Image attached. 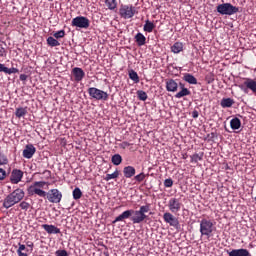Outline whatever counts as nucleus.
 <instances>
[{
	"mask_svg": "<svg viewBox=\"0 0 256 256\" xmlns=\"http://www.w3.org/2000/svg\"><path fill=\"white\" fill-rule=\"evenodd\" d=\"M27 192L30 197L33 195H38V197H47V192L41 188L28 187Z\"/></svg>",
	"mask_w": 256,
	"mask_h": 256,
	"instance_id": "nucleus-13",
	"label": "nucleus"
},
{
	"mask_svg": "<svg viewBox=\"0 0 256 256\" xmlns=\"http://www.w3.org/2000/svg\"><path fill=\"white\" fill-rule=\"evenodd\" d=\"M145 173H140L134 177L135 183H141L142 181H145Z\"/></svg>",
	"mask_w": 256,
	"mask_h": 256,
	"instance_id": "nucleus-38",
	"label": "nucleus"
},
{
	"mask_svg": "<svg viewBox=\"0 0 256 256\" xmlns=\"http://www.w3.org/2000/svg\"><path fill=\"white\" fill-rule=\"evenodd\" d=\"M53 37L55 39H63V37H65V30H59L58 32H55Z\"/></svg>",
	"mask_w": 256,
	"mask_h": 256,
	"instance_id": "nucleus-39",
	"label": "nucleus"
},
{
	"mask_svg": "<svg viewBox=\"0 0 256 256\" xmlns=\"http://www.w3.org/2000/svg\"><path fill=\"white\" fill-rule=\"evenodd\" d=\"M183 47H184V45L182 42H175L171 46V52L177 55V54L183 52Z\"/></svg>",
	"mask_w": 256,
	"mask_h": 256,
	"instance_id": "nucleus-17",
	"label": "nucleus"
},
{
	"mask_svg": "<svg viewBox=\"0 0 256 256\" xmlns=\"http://www.w3.org/2000/svg\"><path fill=\"white\" fill-rule=\"evenodd\" d=\"M42 228L49 235H59V233H61V229L57 228L55 225L43 224Z\"/></svg>",
	"mask_w": 256,
	"mask_h": 256,
	"instance_id": "nucleus-14",
	"label": "nucleus"
},
{
	"mask_svg": "<svg viewBox=\"0 0 256 256\" xmlns=\"http://www.w3.org/2000/svg\"><path fill=\"white\" fill-rule=\"evenodd\" d=\"M105 3L110 10H113L117 7V0H106Z\"/></svg>",
	"mask_w": 256,
	"mask_h": 256,
	"instance_id": "nucleus-33",
	"label": "nucleus"
},
{
	"mask_svg": "<svg viewBox=\"0 0 256 256\" xmlns=\"http://www.w3.org/2000/svg\"><path fill=\"white\" fill-rule=\"evenodd\" d=\"M129 79H131V81H133V83L137 84L139 83L140 79H139V74H137V72L131 70L129 72Z\"/></svg>",
	"mask_w": 256,
	"mask_h": 256,
	"instance_id": "nucleus-28",
	"label": "nucleus"
},
{
	"mask_svg": "<svg viewBox=\"0 0 256 256\" xmlns=\"http://www.w3.org/2000/svg\"><path fill=\"white\" fill-rule=\"evenodd\" d=\"M37 149L33 144H28L25 146V149L23 150V157L25 159H31L33 155H35Z\"/></svg>",
	"mask_w": 256,
	"mask_h": 256,
	"instance_id": "nucleus-12",
	"label": "nucleus"
},
{
	"mask_svg": "<svg viewBox=\"0 0 256 256\" xmlns=\"http://www.w3.org/2000/svg\"><path fill=\"white\" fill-rule=\"evenodd\" d=\"M72 75L74 76V81H76L77 83H79L80 81H83V79H85V71H83L79 67H74L72 69Z\"/></svg>",
	"mask_w": 256,
	"mask_h": 256,
	"instance_id": "nucleus-11",
	"label": "nucleus"
},
{
	"mask_svg": "<svg viewBox=\"0 0 256 256\" xmlns=\"http://www.w3.org/2000/svg\"><path fill=\"white\" fill-rule=\"evenodd\" d=\"M119 13L122 19H129V6H121Z\"/></svg>",
	"mask_w": 256,
	"mask_h": 256,
	"instance_id": "nucleus-22",
	"label": "nucleus"
},
{
	"mask_svg": "<svg viewBox=\"0 0 256 256\" xmlns=\"http://www.w3.org/2000/svg\"><path fill=\"white\" fill-rule=\"evenodd\" d=\"M200 233L201 235L210 237L211 233H213V222L211 220L203 219L200 223Z\"/></svg>",
	"mask_w": 256,
	"mask_h": 256,
	"instance_id": "nucleus-6",
	"label": "nucleus"
},
{
	"mask_svg": "<svg viewBox=\"0 0 256 256\" xmlns=\"http://www.w3.org/2000/svg\"><path fill=\"white\" fill-rule=\"evenodd\" d=\"M19 207L21 209H23V211H27L29 209V207H31V204H29V202H26V201H22L20 204H19Z\"/></svg>",
	"mask_w": 256,
	"mask_h": 256,
	"instance_id": "nucleus-40",
	"label": "nucleus"
},
{
	"mask_svg": "<svg viewBox=\"0 0 256 256\" xmlns=\"http://www.w3.org/2000/svg\"><path fill=\"white\" fill-rule=\"evenodd\" d=\"M123 158L119 154H115L112 156L111 162L113 165H121Z\"/></svg>",
	"mask_w": 256,
	"mask_h": 256,
	"instance_id": "nucleus-30",
	"label": "nucleus"
},
{
	"mask_svg": "<svg viewBox=\"0 0 256 256\" xmlns=\"http://www.w3.org/2000/svg\"><path fill=\"white\" fill-rule=\"evenodd\" d=\"M45 185H47V182H45V181H36L29 187H34V189H43V187H45Z\"/></svg>",
	"mask_w": 256,
	"mask_h": 256,
	"instance_id": "nucleus-31",
	"label": "nucleus"
},
{
	"mask_svg": "<svg viewBox=\"0 0 256 256\" xmlns=\"http://www.w3.org/2000/svg\"><path fill=\"white\" fill-rule=\"evenodd\" d=\"M81 197H83V192H81L80 188H75L73 190V199L77 201L78 199H81Z\"/></svg>",
	"mask_w": 256,
	"mask_h": 256,
	"instance_id": "nucleus-32",
	"label": "nucleus"
},
{
	"mask_svg": "<svg viewBox=\"0 0 256 256\" xmlns=\"http://www.w3.org/2000/svg\"><path fill=\"white\" fill-rule=\"evenodd\" d=\"M123 219H129V210L124 211L122 214H120L118 217H116L115 220L113 221V223L123 221Z\"/></svg>",
	"mask_w": 256,
	"mask_h": 256,
	"instance_id": "nucleus-27",
	"label": "nucleus"
},
{
	"mask_svg": "<svg viewBox=\"0 0 256 256\" xmlns=\"http://www.w3.org/2000/svg\"><path fill=\"white\" fill-rule=\"evenodd\" d=\"M7 177V171H5L3 168H0V181H3Z\"/></svg>",
	"mask_w": 256,
	"mask_h": 256,
	"instance_id": "nucleus-43",
	"label": "nucleus"
},
{
	"mask_svg": "<svg viewBox=\"0 0 256 256\" xmlns=\"http://www.w3.org/2000/svg\"><path fill=\"white\" fill-rule=\"evenodd\" d=\"M46 197L49 203H61V199H63V193H61L59 189H51L46 194Z\"/></svg>",
	"mask_w": 256,
	"mask_h": 256,
	"instance_id": "nucleus-7",
	"label": "nucleus"
},
{
	"mask_svg": "<svg viewBox=\"0 0 256 256\" xmlns=\"http://www.w3.org/2000/svg\"><path fill=\"white\" fill-rule=\"evenodd\" d=\"M184 81H186V83H189L190 85H197V78H195V76L191 74H185Z\"/></svg>",
	"mask_w": 256,
	"mask_h": 256,
	"instance_id": "nucleus-23",
	"label": "nucleus"
},
{
	"mask_svg": "<svg viewBox=\"0 0 256 256\" xmlns=\"http://www.w3.org/2000/svg\"><path fill=\"white\" fill-rule=\"evenodd\" d=\"M179 88V85L177 84V82H175V80L170 79L168 81H166V90L171 92V93H175V91H177V89Z\"/></svg>",
	"mask_w": 256,
	"mask_h": 256,
	"instance_id": "nucleus-16",
	"label": "nucleus"
},
{
	"mask_svg": "<svg viewBox=\"0 0 256 256\" xmlns=\"http://www.w3.org/2000/svg\"><path fill=\"white\" fill-rule=\"evenodd\" d=\"M25 198V191L23 189H15L13 192L8 194L4 201H3V207L5 209H11L14 205H17V203H21L23 199Z\"/></svg>",
	"mask_w": 256,
	"mask_h": 256,
	"instance_id": "nucleus-1",
	"label": "nucleus"
},
{
	"mask_svg": "<svg viewBox=\"0 0 256 256\" xmlns=\"http://www.w3.org/2000/svg\"><path fill=\"white\" fill-rule=\"evenodd\" d=\"M88 94L91 99H95L96 101H107L109 99V94L107 92L96 87L88 88Z\"/></svg>",
	"mask_w": 256,
	"mask_h": 256,
	"instance_id": "nucleus-2",
	"label": "nucleus"
},
{
	"mask_svg": "<svg viewBox=\"0 0 256 256\" xmlns=\"http://www.w3.org/2000/svg\"><path fill=\"white\" fill-rule=\"evenodd\" d=\"M147 41V38L145 37V35L138 33L135 36V42L137 43L138 47H143V45H145Z\"/></svg>",
	"mask_w": 256,
	"mask_h": 256,
	"instance_id": "nucleus-18",
	"label": "nucleus"
},
{
	"mask_svg": "<svg viewBox=\"0 0 256 256\" xmlns=\"http://www.w3.org/2000/svg\"><path fill=\"white\" fill-rule=\"evenodd\" d=\"M168 207L171 213H179V211H181V207H183V204H181L177 198H172L168 202Z\"/></svg>",
	"mask_w": 256,
	"mask_h": 256,
	"instance_id": "nucleus-9",
	"label": "nucleus"
},
{
	"mask_svg": "<svg viewBox=\"0 0 256 256\" xmlns=\"http://www.w3.org/2000/svg\"><path fill=\"white\" fill-rule=\"evenodd\" d=\"M47 45H49V47H59L61 43H59V40L55 39L53 36H49L47 38Z\"/></svg>",
	"mask_w": 256,
	"mask_h": 256,
	"instance_id": "nucleus-24",
	"label": "nucleus"
},
{
	"mask_svg": "<svg viewBox=\"0 0 256 256\" xmlns=\"http://www.w3.org/2000/svg\"><path fill=\"white\" fill-rule=\"evenodd\" d=\"M71 25L78 29H89L91 22L89 21V18L85 16H77L72 19Z\"/></svg>",
	"mask_w": 256,
	"mask_h": 256,
	"instance_id": "nucleus-4",
	"label": "nucleus"
},
{
	"mask_svg": "<svg viewBox=\"0 0 256 256\" xmlns=\"http://www.w3.org/2000/svg\"><path fill=\"white\" fill-rule=\"evenodd\" d=\"M164 187H173V179L168 178L164 181Z\"/></svg>",
	"mask_w": 256,
	"mask_h": 256,
	"instance_id": "nucleus-42",
	"label": "nucleus"
},
{
	"mask_svg": "<svg viewBox=\"0 0 256 256\" xmlns=\"http://www.w3.org/2000/svg\"><path fill=\"white\" fill-rule=\"evenodd\" d=\"M56 256H69V253L67 252V250H57L55 252Z\"/></svg>",
	"mask_w": 256,
	"mask_h": 256,
	"instance_id": "nucleus-41",
	"label": "nucleus"
},
{
	"mask_svg": "<svg viewBox=\"0 0 256 256\" xmlns=\"http://www.w3.org/2000/svg\"><path fill=\"white\" fill-rule=\"evenodd\" d=\"M19 78H20V81H27V75L26 74H21Z\"/></svg>",
	"mask_w": 256,
	"mask_h": 256,
	"instance_id": "nucleus-50",
	"label": "nucleus"
},
{
	"mask_svg": "<svg viewBox=\"0 0 256 256\" xmlns=\"http://www.w3.org/2000/svg\"><path fill=\"white\" fill-rule=\"evenodd\" d=\"M0 57H7V50L4 47H0Z\"/></svg>",
	"mask_w": 256,
	"mask_h": 256,
	"instance_id": "nucleus-46",
	"label": "nucleus"
},
{
	"mask_svg": "<svg viewBox=\"0 0 256 256\" xmlns=\"http://www.w3.org/2000/svg\"><path fill=\"white\" fill-rule=\"evenodd\" d=\"M230 127L233 131H237V129H241V120L237 117L233 118L230 121Z\"/></svg>",
	"mask_w": 256,
	"mask_h": 256,
	"instance_id": "nucleus-20",
	"label": "nucleus"
},
{
	"mask_svg": "<svg viewBox=\"0 0 256 256\" xmlns=\"http://www.w3.org/2000/svg\"><path fill=\"white\" fill-rule=\"evenodd\" d=\"M118 177H119V171L116 170L112 174H107L106 177H105V180L106 181H111V179H117Z\"/></svg>",
	"mask_w": 256,
	"mask_h": 256,
	"instance_id": "nucleus-36",
	"label": "nucleus"
},
{
	"mask_svg": "<svg viewBox=\"0 0 256 256\" xmlns=\"http://www.w3.org/2000/svg\"><path fill=\"white\" fill-rule=\"evenodd\" d=\"M199 161H203V154L196 153L191 156V163H199Z\"/></svg>",
	"mask_w": 256,
	"mask_h": 256,
	"instance_id": "nucleus-34",
	"label": "nucleus"
},
{
	"mask_svg": "<svg viewBox=\"0 0 256 256\" xmlns=\"http://www.w3.org/2000/svg\"><path fill=\"white\" fill-rule=\"evenodd\" d=\"M163 219L165 223H168V225H170V227H179V219L174 217L171 212H165L163 215Z\"/></svg>",
	"mask_w": 256,
	"mask_h": 256,
	"instance_id": "nucleus-8",
	"label": "nucleus"
},
{
	"mask_svg": "<svg viewBox=\"0 0 256 256\" xmlns=\"http://www.w3.org/2000/svg\"><path fill=\"white\" fill-rule=\"evenodd\" d=\"M234 103L235 101L231 98H223L220 102V105L223 107V109H227L229 107H233Z\"/></svg>",
	"mask_w": 256,
	"mask_h": 256,
	"instance_id": "nucleus-19",
	"label": "nucleus"
},
{
	"mask_svg": "<svg viewBox=\"0 0 256 256\" xmlns=\"http://www.w3.org/2000/svg\"><path fill=\"white\" fill-rule=\"evenodd\" d=\"M13 73H19V69L17 68H8V72H7V75H13Z\"/></svg>",
	"mask_w": 256,
	"mask_h": 256,
	"instance_id": "nucleus-45",
	"label": "nucleus"
},
{
	"mask_svg": "<svg viewBox=\"0 0 256 256\" xmlns=\"http://www.w3.org/2000/svg\"><path fill=\"white\" fill-rule=\"evenodd\" d=\"M7 163H9V159H7V156L0 151V167L1 165H7Z\"/></svg>",
	"mask_w": 256,
	"mask_h": 256,
	"instance_id": "nucleus-35",
	"label": "nucleus"
},
{
	"mask_svg": "<svg viewBox=\"0 0 256 256\" xmlns=\"http://www.w3.org/2000/svg\"><path fill=\"white\" fill-rule=\"evenodd\" d=\"M153 29H155V24L153 22L147 20L144 25V31L146 33H153Z\"/></svg>",
	"mask_w": 256,
	"mask_h": 256,
	"instance_id": "nucleus-26",
	"label": "nucleus"
},
{
	"mask_svg": "<svg viewBox=\"0 0 256 256\" xmlns=\"http://www.w3.org/2000/svg\"><path fill=\"white\" fill-rule=\"evenodd\" d=\"M228 256H251V253L247 249H234L228 252Z\"/></svg>",
	"mask_w": 256,
	"mask_h": 256,
	"instance_id": "nucleus-15",
	"label": "nucleus"
},
{
	"mask_svg": "<svg viewBox=\"0 0 256 256\" xmlns=\"http://www.w3.org/2000/svg\"><path fill=\"white\" fill-rule=\"evenodd\" d=\"M192 117H193V119H197V117H199V112L197 110H194L192 112Z\"/></svg>",
	"mask_w": 256,
	"mask_h": 256,
	"instance_id": "nucleus-49",
	"label": "nucleus"
},
{
	"mask_svg": "<svg viewBox=\"0 0 256 256\" xmlns=\"http://www.w3.org/2000/svg\"><path fill=\"white\" fill-rule=\"evenodd\" d=\"M124 176L128 179V177H129V166H126L124 168Z\"/></svg>",
	"mask_w": 256,
	"mask_h": 256,
	"instance_id": "nucleus-47",
	"label": "nucleus"
},
{
	"mask_svg": "<svg viewBox=\"0 0 256 256\" xmlns=\"http://www.w3.org/2000/svg\"><path fill=\"white\" fill-rule=\"evenodd\" d=\"M187 95H191V91L189 89L182 86L181 91L175 94L176 99H181L182 97H187Z\"/></svg>",
	"mask_w": 256,
	"mask_h": 256,
	"instance_id": "nucleus-21",
	"label": "nucleus"
},
{
	"mask_svg": "<svg viewBox=\"0 0 256 256\" xmlns=\"http://www.w3.org/2000/svg\"><path fill=\"white\" fill-rule=\"evenodd\" d=\"M133 175H135V168H133V167H129V176L130 177H133Z\"/></svg>",
	"mask_w": 256,
	"mask_h": 256,
	"instance_id": "nucleus-48",
	"label": "nucleus"
},
{
	"mask_svg": "<svg viewBox=\"0 0 256 256\" xmlns=\"http://www.w3.org/2000/svg\"><path fill=\"white\" fill-rule=\"evenodd\" d=\"M150 207L149 205L141 206L139 211H136L132 217V221L134 223H141L147 219V215L145 213H149Z\"/></svg>",
	"mask_w": 256,
	"mask_h": 256,
	"instance_id": "nucleus-5",
	"label": "nucleus"
},
{
	"mask_svg": "<svg viewBox=\"0 0 256 256\" xmlns=\"http://www.w3.org/2000/svg\"><path fill=\"white\" fill-rule=\"evenodd\" d=\"M8 70H9V68L7 66H5V64L0 63V73H6V75H7Z\"/></svg>",
	"mask_w": 256,
	"mask_h": 256,
	"instance_id": "nucleus-44",
	"label": "nucleus"
},
{
	"mask_svg": "<svg viewBox=\"0 0 256 256\" xmlns=\"http://www.w3.org/2000/svg\"><path fill=\"white\" fill-rule=\"evenodd\" d=\"M23 179V171L20 169H13L10 176V181L13 185H17Z\"/></svg>",
	"mask_w": 256,
	"mask_h": 256,
	"instance_id": "nucleus-10",
	"label": "nucleus"
},
{
	"mask_svg": "<svg viewBox=\"0 0 256 256\" xmlns=\"http://www.w3.org/2000/svg\"><path fill=\"white\" fill-rule=\"evenodd\" d=\"M23 251H27V247L25 246V244H19V248L17 250V254L19 256H29V254H27L26 252Z\"/></svg>",
	"mask_w": 256,
	"mask_h": 256,
	"instance_id": "nucleus-29",
	"label": "nucleus"
},
{
	"mask_svg": "<svg viewBox=\"0 0 256 256\" xmlns=\"http://www.w3.org/2000/svg\"><path fill=\"white\" fill-rule=\"evenodd\" d=\"M137 95H138V99H139L140 101H147V93H146L145 91L139 90V91L137 92Z\"/></svg>",
	"mask_w": 256,
	"mask_h": 256,
	"instance_id": "nucleus-37",
	"label": "nucleus"
},
{
	"mask_svg": "<svg viewBox=\"0 0 256 256\" xmlns=\"http://www.w3.org/2000/svg\"><path fill=\"white\" fill-rule=\"evenodd\" d=\"M216 9L220 15H235V13H239V7L233 6L231 3L220 4Z\"/></svg>",
	"mask_w": 256,
	"mask_h": 256,
	"instance_id": "nucleus-3",
	"label": "nucleus"
},
{
	"mask_svg": "<svg viewBox=\"0 0 256 256\" xmlns=\"http://www.w3.org/2000/svg\"><path fill=\"white\" fill-rule=\"evenodd\" d=\"M25 115H27V107L23 108V107H20V108H17L16 111H15V116L18 118V119H21V117H25Z\"/></svg>",
	"mask_w": 256,
	"mask_h": 256,
	"instance_id": "nucleus-25",
	"label": "nucleus"
}]
</instances>
